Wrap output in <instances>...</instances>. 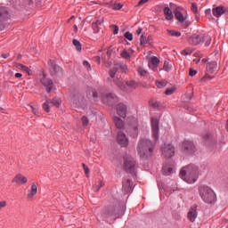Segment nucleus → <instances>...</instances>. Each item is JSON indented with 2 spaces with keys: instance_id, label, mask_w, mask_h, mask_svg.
Segmentation results:
<instances>
[{
  "instance_id": "f257e3e1",
  "label": "nucleus",
  "mask_w": 228,
  "mask_h": 228,
  "mask_svg": "<svg viewBox=\"0 0 228 228\" xmlns=\"http://www.w3.org/2000/svg\"><path fill=\"white\" fill-rule=\"evenodd\" d=\"M180 177L188 184H193L199 180V167L189 165L183 167L180 171Z\"/></svg>"
},
{
  "instance_id": "f03ea898",
  "label": "nucleus",
  "mask_w": 228,
  "mask_h": 228,
  "mask_svg": "<svg viewBox=\"0 0 228 228\" xmlns=\"http://www.w3.org/2000/svg\"><path fill=\"white\" fill-rule=\"evenodd\" d=\"M154 147H156V142H152L148 138L140 139L137 145L140 158H151L152 152H154Z\"/></svg>"
},
{
  "instance_id": "7ed1b4c3",
  "label": "nucleus",
  "mask_w": 228,
  "mask_h": 228,
  "mask_svg": "<svg viewBox=\"0 0 228 228\" xmlns=\"http://www.w3.org/2000/svg\"><path fill=\"white\" fill-rule=\"evenodd\" d=\"M199 191L202 200H204L206 204H215V202H216V195L211 187L201 185L199 188Z\"/></svg>"
},
{
  "instance_id": "20e7f679",
  "label": "nucleus",
  "mask_w": 228,
  "mask_h": 228,
  "mask_svg": "<svg viewBox=\"0 0 228 228\" xmlns=\"http://www.w3.org/2000/svg\"><path fill=\"white\" fill-rule=\"evenodd\" d=\"M124 207L122 208H110L102 213V216L108 222H114L117 218H122L124 216Z\"/></svg>"
},
{
  "instance_id": "39448f33",
  "label": "nucleus",
  "mask_w": 228,
  "mask_h": 228,
  "mask_svg": "<svg viewBox=\"0 0 228 228\" xmlns=\"http://www.w3.org/2000/svg\"><path fill=\"white\" fill-rule=\"evenodd\" d=\"M114 83L122 90L123 92H129L130 90H135L137 88L138 84L134 82V80H130L124 82L122 78L116 77L114 78Z\"/></svg>"
},
{
  "instance_id": "423d86ee",
  "label": "nucleus",
  "mask_w": 228,
  "mask_h": 228,
  "mask_svg": "<svg viewBox=\"0 0 228 228\" xmlns=\"http://www.w3.org/2000/svg\"><path fill=\"white\" fill-rule=\"evenodd\" d=\"M135 167H136V162L134 161V159L130 155L125 156V161L123 165L124 170L126 172H128V174H134Z\"/></svg>"
},
{
  "instance_id": "0eeeda50",
  "label": "nucleus",
  "mask_w": 228,
  "mask_h": 228,
  "mask_svg": "<svg viewBox=\"0 0 228 228\" xmlns=\"http://www.w3.org/2000/svg\"><path fill=\"white\" fill-rule=\"evenodd\" d=\"M61 104V98L55 97L53 100L46 99V102L43 104V109L46 113H49L51 111L50 108L52 106H54L55 108H60V105Z\"/></svg>"
},
{
  "instance_id": "6e6552de",
  "label": "nucleus",
  "mask_w": 228,
  "mask_h": 228,
  "mask_svg": "<svg viewBox=\"0 0 228 228\" xmlns=\"http://www.w3.org/2000/svg\"><path fill=\"white\" fill-rule=\"evenodd\" d=\"M128 123L130 124V136L136 138V136H138V119L134 117H130L128 118Z\"/></svg>"
},
{
  "instance_id": "1a4fd4ad",
  "label": "nucleus",
  "mask_w": 228,
  "mask_h": 228,
  "mask_svg": "<svg viewBox=\"0 0 228 228\" xmlns=\"http://www.w3.org/2000/svg\"><path fill=\"white\" fill-rule=\"evenodd\" d=\"M118 70H121L122 72H126V70H127V65H126L124 62L116 63L114 67L110 69L109 76L112 79H115V76H117V72H118Z\"/></svg>"
},
{
  "instance_id": "9d476101",
  "label": "nucleus",
  "mask_w": 228,
  "mask_h": 228,
  "mask_svg": "<svg viewBox=\"0 0 228 228\" xmlns=\"http://www.w3.org/2000/svg\"><path fill=\"white\" fill-rule=\"evenodd\" d=\"M102 101L104 104H108V106H113L118 102V97H117L115 94L105 93L102 94Z\"/></svg>"
},
{
  "instance_id": "9b49d317",
  "label": "nucleus",
  "mask_w": 228,
  "mask_h": 228,
  "mask_svg": "<svg viewBox=\"0 0 228 228\" xmlns=\"http://www.w3.org/2000/svg\"><path fill=\"white\" fill-rule=\"evenodd\" d=\"M151 136L154 142L159 138V121L156 118H151Z\"/></svg>"
},
{
  "instance_id": "f8f14e48",
  "label": "nucleus",
  "mask_w": 228,
  "mask_h": 228,
  "mask_svg": "<svg viewBox=\"0 0 228 228\" xmlns=\"http://www.w3.org/2000/svg\"><path fill=\"white\" fill-rule=\"evenodd\" d=\"M161 152L164 158H173V156L175 154V150L172 144L166 143L161 147Z\"/></svg>"
},
{
  "instance_id": "ddd939ff",
  "label": "nucleus",
  "mask_w": 228,
  "mask_h": 228,
  "mask_svg": "<svg viewBox=\"0 0 228 228\" xmlns=\"http://www.w3.org/2000/svg\"><path fill=\"white\" fill-rule=\"evenodd\" d=\"M71 106H83L85 104V97L79 93H76L70 99Z\"/></svg>"
},
{
  "instance_id": "4468645a",
  "label": "nucleus",
  "mask_w": 228,
  "mask_h": 228,
  "mask_svg": "<svg viewBox=\"0 0 228 228\" xmlns=\"http://www.w3.org/2000/svg\"><path fill=\"white\" fill-rule=\"evenodd\" d=\"M195 144L191 141H185L183 142V152L187 154V156H191V154H195Z\"/></svg>"
},
{
  "instance_id": "2eb2a0df",
  "label": "nucleus",
  "mask_w": 228,
  "mask_h": 228,
  "mask_svg": "<svg viewBox=\"0 0 228 228\" xmlns=\"http://www.w3.org/2000/svg\"><path fill=\"white\" fill-rule=\"evenodd\" d=\"M117 142L121 147H127L129 145V139L122 131L118 132Z\"/></svg>"
},
{
  "instance_id": "dca6fc26",
  "label": "nucleus",
  "mask_w": 228,
  "mask_h": 228,
  "mask_svg": "<svg viewBox=\"0 0 228 228\" xmlns=\"http://www.w3.org/2000/svg\"><path fill=\"white\" fill-rule=\"evenodd\" d=\"M42 76L43 77H41L40 82L46 87L47 93L51 94V90H53L54 83L53 82V79L45 77V74L42 73Z\"/></svg>"
},
{
  "instance_id": "f3484780",
  "label": "nucleus",
  "mask_w": 228,
  "mask_h": 228,
  "mask_svg": "<svg viewBox=\"0 0 228 228\" xmlns=\"http://www.w3.org/2000/svg\"><path fill=\"white\" fill-rule=\"evenodd\" d=\"M117 115L121 118L127 117V106L124 103H118L116 107Z\"/></svg>"
},
{
  "instance_id": "a211bd4d",
  "label": "nucleus",
  "mask_w": 228,
  "mask_h": 228,
  "mask_svg": "<svg viewBox=\"0 0 228 228\" xmlns=\"http://www.w3.org/2000/svg\"><path fill=\"white\" fill-rule=\"evenodd\" d=\"M197 206H193L189 210L187 214V218L190 222H195V220L197 219Z\"/></svg>"
},
{
  "instance_id": "6ab92c4d",
  "label": "nucleus",
  "mask_w": 228,
  "mask_h": 228,
  "mask_svg": "<svg viewBox=\"0 0 228 228\" xmlns=\"http://www.w3.org/2000/svg\"><path fill=\"white\" fill-rule=\"evenodd\" d=\"M202 40H204V34L194 35L190 38V43L192 44V45H199L202 44Z\"/></svg>"
},
{
  "instance_id": "aec40b11",
  "label": "nucleus",
  "mask_w": 228,
  "mask_h": 228,
  "mask_svg": "<svg viewBox=\"0 0 228 228\" xmlns=\"http://www.w3.org/2000/svg\"><path fill=\"white\" fill-rule=\"evenodd\" d=\"M12 183H15V184H26V183H28V178L24 176L22 174H18L12 179Z\"/></svg>"
},
{
  "instance_id": "412c9836",
  "label": "nucleus",
  "mask_w": 228,
  "mask_h": 228,
  "mask_svg": "<svg viewBox=\"0 0 228 228\" xmlns=\"http://www.w3.org/2000/svg\"><path fill=\"white\" fill-rule=\"evenodd\" d=\"M159 65V59H158V57L153 56L150 59L148 63V66L150 67V69H151L152 70H157Z\"/></svg>"
},
{
  "instance_id": "4be33fe9",
  "label": "nucleus",
  "mask_w": 228,
  "mask_h": 228,
  "mask_svg": "<svg viewBox=\"0 0 228 228\" xmlns=\"http://www.w3.org/2000/svg\"><path fill=\"white\" fill-rule=\"evenodd\" d=\"M175 170L174 165L165 164L162 167L164 175H170Z\"/></svg>"
},
{
  "instance_id": "5701e85b",
  "label": "nucleus",
  "mask_w": 228,
  "mask_h": 228,
  "mask_svg": "<svg viewBox=\"0 0 228 228\" xmlns=\"http://www.w3.org/2000/svg\"><path fill=\"white\" fill-rule=\"evenodd\" d=\"M10 14L8 13V9L6 7H0V22L4 20H8Z\"/></svg>"
},
{
  "instance_id": "b1692460",
  "label": "nucleus",
  "mask_w": 228,
  "mask_h": 228,
  "mask_svg": "<svg viewBox=\"0 0 228 228\" xmlns=\"http://www.w3.org/2000/svg\"><path fill=\"white\" fill-rule=\"evenodd\" d=\"M216 67H218V63L215 61H211L207 64V70L209 74H213V72L216 70Z\"/></svg>"
},
{
  "instance_id": "393cba45",
  "label": "nucleus",
  "mask_w": 228,
  "mask_h": 228,
  "mask_svg": "<svg viewBox=\"0 0 228 228\" xmlns=\"http://www.w3.org/2000/svg\"><path fill=\"white\" fill-rule=\"evenodd\" d=\"M212 13L215 17H221V15L225 13V9L222 6H218L212 10Z\"/></svg>"
},
{
  "instance_id": "a878e982",
  "label": "nucleus",
  "mask_w": 228,
  "mask_h": 228,
  "mask_svg": "<svg viewBox=\"0 0 228 228\" xmlns=\"http://www.w3.org/2000/svg\"><path fill=\"white\" fill-rule=\"evenodd\" d=\"M37 193H38V187L37 186V184L32 183L30 191L28 194V200H31V199H33V197H35Z\"/></svg>"
},
{
  "instance_id": "bb28decb",
  "label": "nucleus",
  "mask_w": 228,
  "mask_h": 228,
  "mask_svg": "<svg viewBox=\"0 0 228 228\" xmlns=\"http://www.w3.org/2000/svg\"><path fill=\"white\" fill-rule=\"evenodd\" d=\"M102 20H97L95 22L93 23V31L94 33H99L101 31V26H102Z\"/></svg>"
},
{
  "instance_id": "cd10ccee",
  "label": "nucleus",
  "mask_w": 228,
  "mask_h": 228,
  "mask_svg": "<svg viewBox=\"0 0 228 228\" xmlns=\"http://www.w3.org/2000/svg\"><path fill=\"white\" fill-rule=\"evenodd\" d=\"M164 15L166 17V20H172V19H174V13L172 12L170 7L164 8Z\"/></svg>"
},
{
  "instance_id": "c85d7f7f",
  "label": "nucleus",
  "mask_w": 228,
  "mask_h": 228,
  "mask_svg": "<svg viewBox=\"0 0 228 228\" xmlns=\"http://www.w3.org/2000/svg\"><path fill=\"white\" fill-rule=\"evenodd\" d=\"M113 120L117 129H124V120L120 119V118L117 116L113 118Z\"/></svg>"
},
{
  "instance_id": "c756f323",
  "label": "nucleus",
  "mask_w": 228,
  "mask_h": 228,
  "mask_svg": "<svg viewBox=\"0 0 228 228\" xmlns=\"http://www.w3.org/2000/svg\"><path fill=\"white\" fill-rule=\"evenodd\" d=\"M150 106L151 108H155L157 110H163V105L161 104V102H156V101H151L150 102Z\"/></svg>"
},
{
  "instance_id": "7c9ffc66",
  "label": "nucleus",
  "mask_w": 228,
  "mask_h": 228,
  "mask_svg": "<svg viewBox=\"0 0 228 228\" xmlns=\"http://www.w3.org/2000/svg\"><path fill=\"white\" fill-rule=\"evenodd\" d=\"M204 42H205L206 47H208V45L211 44V36L203 34L202 44H204Z\"/></svg>"
},
{
  "instance_id": "2f4dec72",
  "label": "nucleus",
  "mask_w": 228,
  "mask_h": 228,
  "mask_svg": "<svg viewBox=\"0 0 228 228\" xmlns=\"http://www.w3.org/2000/svg\"><path fill=\"white\" fill-rule=\"evenodd\" d=\"M16 67L20 70H23V72H27V74H28V76L30 75L29 72H31V69H29V68H28V66H24L23 64H17Z\"/></svg>"
},
{
  "instance_id": "473e14b6",
  "label": "nucleus",
  "mask_w": 228,
  "mask_h": 228,
  "mask_svg": "<svg viewBox=\"0 0 228 228\" xmlns=\"http://www.w3.org/2000/svg\"><path fill=\"white\" fill-rule=\"evenodd\" d=\"M175 17L176 19V20H179V22H184V16L183 15V13L179 11H176L175 12Z\"/></svg>"
},
{
  "instance_id": "72a5a7b5",
  "label": "nucleus",
  "mask_w": 228,
  "mask_h": 228,
  "mask_svg": "<svg viewBox=\"0 0 228 228\" xmlns=\"http://www.w3.org/2000/svg\"><path fill=\"white\" fill-rule=\"evenodd\" d=\"M49 65H50L51 71H52L53 73H54V72H59V70H60V66H58V65H56V64H54V63H53V61H49Z\"/></svg>"
},
{
  "instance_id": "f704fd0d",
  "label": "nucleus",
  "mask_w": 228,
  "mask_h": 228,
  "mask_svg": "<svg viewBox=\"0 0 228 228\" xmlns=\"http://www.w3.org/2000/svg\"><path fill=\"white\" fill-rule=\"evenodd\" d=\"M167 31L170 37H176V38H179V37H181V32L179 31H175V30H167Z\"/></svg>"
},
{
  "instance_id": "c9c22d12",
  "label": "nucleus",
  "mask_w": 228,
  "mask_h": 228,
  "mask_svg": "<svg viewBox=\"0 0 228 228\" xmlns=\"http://www.w3.org/2000/svg\"><path fill=\"white\" fill-rule=\"evenodd\" d=\"M73 45H75L77 51H82L83 49L81 43L77 39H73Z\"/></svg>"
},
{
  "instance_id": "e433bc0d",
  "label": "nucleus",
  "mask_w": 228,
  "mask_h": 228,
  "mask_svg": "<svg viewBox=\"0 0 228 228\" xmlns=\"http://www.w3.org/2000/svg\"><path fill=\"white\" fill-rule=\"evenodd\" d=\"M104 187V182L99 180V184H94V191H99V190H101V188Z\"/></svg>"
},
{
  "instance_id": "4c0bfd02",
  "label": "nucleus",
  "mask_w": 228,
  "mask_h": 228,
  "mask_svg": "<svg viewBox=\"0 0 228 228\" xmlns=\"http://www.w3.org/2000/svg\"><path fill=\"white\" fill-rule=\"evenodd\" d=\"M87 94L91 95L94 99H97V91L94 89L87 90Z\"/></svg>"
},
{
  "instance_id": "58836bf2",
  "label": "nucleus",
  "mask_w": 228,
  "mask_h": 228,
  "mask_svg": "<svg viewBox=\"0 0 228 228\" xmlns=\"http://www.w3.org/2000/svg\"><path fill=\"white\" fill-rule=\"evenodd\" d=\"M32 110V113H34L37 117H40V110H38V106H30Z\"/></svg>"
},
{
  "instance_id": "ea45409f",
  "label": "nucleus",
  "mask_w": 228,
  "mask_h": 228,
  "mask_svg": "<svg viewBox=\"0 0 228 228\" xmlns=\"http://www.w3.org/2000/svg\"><path fill=\"white\" fill-rule=\"evenodd\" d=\"M121 56H122V58H125V60H129V58H131V54L126 50H124L121 53Z\"/></svg>"
},
{
  "instance_id": "a19ab883",
  "label": "nucleus",
  "mask_w": 228,
  "mask_h": 228,
  "mask_svg": "<svg viewBox=\"0 0 228 228\" xmlns=\"http://www.w3.org/2000/svg\"><path fill=\"white\" fill-rule=\"evenodd\" d=\"M156 86L158 88H165V86H167V83L166 82L157 81L156 82Z\"/></svg>"
},
{
  "instance_id": "79ce46f5",
  "label": "nucleus",
  "mask_w": 228,
  "mask_h": 228,
  "mask_svg": "<svg viewBox=\"0 0 228 228\" xmlns=\"http://www.w3.org/2000/svg\"><path fill=\"white\" fill-rule=\"evenodd\" d=\"M84 67H86V69H87L88 72H90L92 70V66L90 65V62H88L87 61H85L83 62Z\"/></svg>"
},
{
  "instance_id": "37998d69",
  "label": "nucleus",
  "mask_w": 228,
  "mask_h": 228,
  "mask_svg": "<svg viewBox=\"0 0 228 228\" xmlns=\"http://www.w3.org/2000/svg\"><path fill=\"white\" fill-rule=\"evenodd\" d=\"M140 44H141V45H145V44H147V37H145L144 35L141 36Z\"/></svg>"
},
{
  "instance_id": "c03bdc74",
  "label": "nucleus",
  "mask_w": 228,
  "mask_h": 228,
  "mask_svg": "<svg viewBox=\"0 0 228 228\" xmlns=\"http://www.w3.org/2000/svg\"><path fill=\"white\" fill-rule=\"evenodd\" d=\"M86 177H89L90 169L86 164H82Z\"/></svg>"
},
{
  "instance_id": "a18cd8bd",
  "label": "nucleus",
  "mask_w": 228,
  "mask_h": 228,
  "mask_svg": "<svg viewBox=\"0 0 228 228\" xmlns=\"http://www.w3.org/2000/svg\"><path fill=\"white\" fill-rule=\"evenodd\" d=\"M191 12H193V13H197L199 12V9L197 7V4L192 3L191 6Z\"/></svg>"
},
{
  "instance_id": "49530a36",
  "label": "nucleus",
  "mask_w": 228,
  "mask_h": 228,
  "mask_svg": "<svg viewBox=\"0 0 228 228\" xmlns=\"http://www.w3.org/2000/svg\"><path fill=\"white\" fill-rule=\"evenodd\" d=\"M138 73L140 74V76H147V70H145L143 68H139Z\"/></svg>"
},
{
  "instance_id": "de8ad7c7",
  "label": "nucleus",
  "mask_w": 228,
  "mask_h": 228,
  "mask_svg": "<svg viewBox=\"0 0 228 228\" xmlns=\"http://www.w3.org/2000/svg\"><path fill=\"white\" fill-rule=\"evenodd\" d=\"M125 38H126L127 40H129L131 42V40H133V34L131 32H126Z\"/></svg>"
},
{
  "instance_id": "09e8293b",
  "label": "nucleus",
  "mask_w": 228,
  "mask_h": 228,
  "mask_svg": "<svg viewBox=\"0 0 228 228\" xmlns=\"http://www.w3.org/2000/svg\"><path fill=\"white\" fill-rule=\"evenodd\" d=\"M115 53V50H113V48L109 47V49L107 50V56L108 58H111V54H113Z\"/></svg>"
},
{
  "instance_id": "8fccbe9b",
  "label": "nucleus",
  "mask_w": 228,
  "mask_h": 228,
  "mask_svg": "<svg viewBox=\"0 0 228 228\" xmlns=\"http://www.w3.org/2000/svg\"><path fill=\"white\" fill-rule=\"evenodd\" d=\"M174 92H175V89L174 88H168L165 91L166 95H172V94H174Z\"/></svg>"
},
{
  "instance_id": "3c124183",
  "label": "nucleus",
  "mask_w": 228,
  "mask_h": 228,
  "mask_svg": "<svg viewBox=\"0 0 228 228\" xmlns=\"http://www.w3.org/2000/svg\"><path fill=\"white\" fill-rule=\"evenodd\" d=\"M189 76H191V77H193V76H197V70H195L193 69H190Z\"/></svg>"
},
{
  "instance_id": "603ef678",
  "label": "nucleus",
  "mask_w": 228,
  "mask_h": 228,
  "mask_svg": "<svg viewBox=\"0 0 228 228\" xmlns=\"http://www.w3.org/2000/svg\"><path fill=\"white\" fill-rule=\"evenodd\" d=\"M122 6L120 4H114L113 10H122Z\"/></svg>"
},
{
  "instance_id": "864d4df0",
  "label": "nucleus",
  "mask_w": 228,
  "mask_h": 228,
  "mask_svg": "<svg viewBox=\"0 0 228 228\" xmlns=\"http://www.w3.org/2000/svg\"><path fill=\"white\" fill-rule=\"evenodd\" d=\"M163 69L166 71V72H168V70H170V65L167 62L164 63V67H163Z\"/></svg>"
},
{
  "instance_id": "5fc2aeb1",
  "label": "nucleus",
  "mask_w": 228,
  "mask_h": 228,
  "mask_svg": "<svg viewBox=\"0 0 228 228\" xmlns=\"http://www.w3.org/2000/svg\"><path fill=\"white\" fill-rule=\"evenodd\" d=\"M24 6H28L33 4V0H22Z\"/></svg>"
},
{
  "instance_id": "6e6d98bb",
  "label": "nucleus",
  "mask_w": 228,
  "mask_h": 228,
  "mask_svg": "<svg viewBox=\"0 0 228 228\" xmlns=\"http://www.w3.org/2000/svg\"><path fill=\"white\" fill-rule=\"evenodd\" d=\"M209 79H213V77L209 76V75H205L202 77V81H209Z\"/></svg>"
},
{
  "instance_id": "4d7b16f0",
  "label": "nucleus",
  "mask_w": 228,
  "mask_h": 228,
  "mask_svg": "<svg viewBox=\"0 0 228 228\" xmlns=\"http://www.w3.org/2000/svg\"><path fill=\"white\" fill-rule=\"evenodd\" d=\"M112 28H114V29H113V34H114V35H118V26H117V25H112Z\"/></svg>"
},
{
  "instance_id": "13d9d810",
  "label": "nucleus",
  "mask_w": 228,
  "mask_h": 228,
  "mask_svg": "<svg viewBox=\"0 0 228 228\" xmlns=\"http://www.w3.org/2000/svg\"><path fill=\"white\" fill-rule=\"evenodd\" d=\"M82 122H83V126H88V118L83 117Z\"/></svg>"
},
{
  "instance_id": "bf43d9fd",
  "label": "nucleus",
  "mask_w": 228,
  "mask_h": 228,
  "mask_svg": "<svg viewBox=\"0 0 228 228\" xmlns=\"http://www.w3.org/2000/svg\"><path fill=\"white\" fill-rule=\"evenodd\" d=\"M148 2H149V0H140L138 2V6H142V4H145V3H148Z\"/></svg>"
},
{
  "instance_id": "052dcab7",
  "label": "nucleus",
  "mask_w": 228,
  "mask_h": 228,
  "mask_svg": "<svg viewBox=\"0 0 228 228\" xmlns=\"http://www.w3.org/2000/svg\"><path fill=\"white\" fill-rule=\"evenodd\" d=\"M3 208H6V201H0V210L3 209Z\"/></svg>"
},
{
  "instance_id": "680f3d73",
  "label": "nucleus",
  "mask_w": 228,
  "mask_h": 228,
  "mask_svg": "<svg viewBox=\"0 0 228 228\" xmlns=\"http://www.w3.org/2000/svg\"><path fill=\"white\" fill-rule=\"evenodd\" d=\"M193 62L196 63V64L200 63V57L198 56L196 59H193Z\"/></svg>"
},
{
  "instance_id": "e2e57ef3",
  "label": "nucleus",
  "mask_w": 228,
  "mask_h": 228,
  "mask_svg": "<svg viewBox=\"0 0 228 228\" xmlns=\"http://www.w3.org/2000/svg\"><path fill=\"white\" fill-rule=\"evenodd\" d=\"M94 60L98 62L101 63V57L100 56H95Z\"/></svg>"
},
{
  "instance_id": "0e129e2a",
  "label": "nucleus",
  "mask_w": 228,
  "mask_h": 228,
  "mask_svg": "<svg viewBox=\"0 0 228 228\" xmlns=\"http://www.w3.org/2000/svg\"><path fill=\"white\" fill-rule=\"evenodd\" d=\"M142 28H139L136 30L137 35H142Z\"/></svg>"
},
{
  "instance_id": "69168bd1",
  "label": "nucleus",
  "mask_w": 228,
  "mask_h": 228,
  "mask_svg": "<svg viewBox=\"0 0 228 228\" xmlns=\"http://www.w3.org/2000/svg\"><path fill=\"white\" fill-rule=\"evenodd\" d=\"M14 76H15V77H17V78L22 77V74H20V73H16Z\"/></svg>"
},
{
  "instance_id": "338daca9",
  "label": "nucleus",
  "mask_w": 228,
  "mask_h": 228,
  "mask_svg": "<svg viewBox=\"0 0 228 228\" xmlns=\"http://www.w3.org/2000/svg\"><path fill=\"white\" fill-rule=\"evenodd\" d=\"M8 56H9V55L6 54V53H3V54H2V58H4V60H6V58H8Z\"/></svg>"
},
{
  "instance_id": "774afa93",
  "label": "nucleus",
  "mask_w": 228,
  "mask_h": 228,
  "mask_svg": "<svg viewBox=\"0 0 228 228\" xmlns=\"http://www.w3.org/2000/svg\"><path fill=\"white\" fill-rule=\"evenodd\" d=\"M106 67H111V61H108V62L106 63Z\"/></svg>"
}]
</instances>
